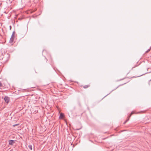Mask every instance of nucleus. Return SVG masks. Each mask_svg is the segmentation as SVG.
<instances>
[{"instance_id": "nucleus-8", "label": "nucleus", "mask_w": 151, "mask_h": 151, "mask_svg": "<svg viewBox=\"0 0 151 151\" xmlns=\"http://www.w3.org/2000/svg\"><path fill=\"white\" fill-rule=\"evenodd\" d=\"M28 147L29 148V149L30 150H32V145H29L28 146Z\"/></svg>"}, {"instance_id": "nucleus-10", "label": "nucleus", "mask_w": 151, "mask_h": 151, "mask_svg": "<svg viewBox=\"0 0 151 151\" xmlns=\"http://www.w3.org/2000/svg\"><path fill=\"white\" fill-rule=\"evenodd\" d=\"M2 86V84L1 83L0 81V87Z\"/></svg>"}, {"instance_id": "nucleus-1", "label": "nucleus", "mask_w": 151, "mask_h": 151, "mask_svg": "<svg viewBox=\"0 0 151 151\" xmlns=\"http://www.w3.org/2000/svg\"><path fill=\"white\" fill-rule=\"evenodd\" d=\"M5 101L7 103L9 102V98L7 96H5L4 99Z\"/></svg>"}, {"instance_id": "nucleus-16", "label": "nucleus", "mask_w": 151, "mask_h": 151, "mask_svg": "<svg viewBox=\"0 0 151 151\" xmlns=\"http://www.w3.org/2000/svg\"><path fill=\"white\" fill-rule=\"evenodd\" d=\"M28 0V1H30V0Z\"/></svg>"}, {"instance_id": "nucleus-4", "label": "nucleus", "mask_w": 151, "mask_h": 151, "mask_svg": "<svg viewBox=\"0 0 151 151\" xmlns=\"http://www.w3.org/2000/svg\"><path fill=\"white\" fill-rule=\"evenodd\" d=\"M14 38H12V37H11L10 38V40H9V42L10 43H12L14 41Z\"/></svg>"}, {"instance_id": "nucleus-3", "label": "nucleus", "mask_w": 151, "mask_h": 151, "mask_svg": "<svg viewBox=\"0 0 151 151\" xmlns=\"http://www.w3.org/2000/svg\"><path fill=\"white\" fill-rule=\"evenodd\" d=\"M64 117V115L62 113H60V116H59L60 118L62 119Z\"/></svg>"}, {"instance_id": "nucleus-5", "label": "nucleus", "mask_w": 151, "mask_h": 151, "mask_svg": "<svg viewBox=\"0 0 151 151\" xmlns=\"http://www.w3.org/2000/svg\"><path fill=\"white\" fill-rule=\"evenodd\" d=\"M134 113L133 111H132L131 112L130 115L129 116L128 118L126 121H127H127H129V118L130 117L131 115L132 114H133Z\"/></svg>"}, {"instance_id": "nucleus-9", "label": "nucleus", "mask_w": 151, "mask_h": 151, "mask_svg": "<svg viewBox=\"0 0 151 151\" xmlns=\"http://www.w3.org/2000/svg\"><path fill=\"white\" fill-rule=\"evenodd\" d=\"M19 124H14L13 125V127H15L16 126H18V125H19Z\"/></svg>"}, {"instance_id": "nucleus-13", "label": "nucleus", "mask_w": 151, "mask_h": 151, "mask_svg": "<svg viewBox=\"0 0 151 151\" xmlns=\"http://www.w3.org/2000/svg\"><path fill=\"white\" fill-rule=\"evenodd\" d=\"M127 121H125V122H124V124H125L126 122H127Z\"/></svg>"}, {"instance_id": "nucleus-2", "label": "nucleus", "mask_w": 151, "mask_h": 151, "mask_svg": "<svg viewBox=\"0 0 151 151\" xmlns=\"http://www.w3.org/2000/svg\"><path fill=\"white\" fill-rule=\"evenodd\" d=\"M15 142L14 140H10L9 141V144L12 145Z\"/></svg>"}, {"instance_id": "nucleus-12", "label": "nucleus", "mask_w": 151, "mask_h": 151, "mask_svg": "<svg viewBox=\"0 0 151 151\" xmlns=\"http://www.w3.org/2000/svg\"><path fill=\"white\" fill-rule=\"evenodd\" d=\"M150 51V49H149L147 51H146V52L147 53Z\"/></svg>"}, {"instance_id": "nucleus-7", "label": "nucleus", "mask_w": 151, "mask_h": 151, "mask_svg": "<svg viewBox=\"0 0 151 151\" xmlns=\"http://www.w3.org/2000/svg\"><path fill=\"white\" fill-rule=\"evenodd\" d=\"M90 86V85H85L84 86H83V88H88Z\"/></svg>"}, {"instance_id": "nucleus-11", "label": "nucleus", "mask_w": 151, "mask_h": 151, "mask_svg": "<svg viewBox=\"0 0 151 151\" xmlns=\"http://www.w3.org/2000/svg\"><path fill=\"white\" fill-rule=\"evenodd\" d=\"M125 83H124V84H122V85H119V86H117V87L116 88V89L117 88H118L119 86H122V85H124V84H125Z\"/></svg>"}, {"instance_id": "nucleus-17", "label": "nucleus", "mask_w": 151, "mask_h": 151, "mask_svg": "<svg viewBox=\"0 0 151 151\" xmlns=\"http://www.w3.org/2000/svg\"><path fill=\"white\" fill-rule=\"evenodd\" d=\"M150 81H151V80H150Z\"/></svg>"}, {"instance_id": "nucleus-14", "label": "nucleus", "mask_w": 151, "mask_h": 151, "mask_svg": "<svg viewBox=\"0 0 151 151\" xmlns=\"http://www.w3.org/2000/svg\"><path fill=\"white\" fill-rule=\"evenodd\" d=\"M10 27V29H11V28H12V27L11 26H10V27Z\"/></svg>"}, {"instance_id": "nucleus-15", "label": "nucleus", "mask_w": 151, "mask_h": 151, "mask_svg": "<svg viewBox=\"0 0 151 151\" xmlns=\"http://www.w3.org/2000/svg\"><path fill=\"white\" fill-rule=\"evenodd\" d=\"M79 129H76V130H79Z\"/></svg>"}, {"instance_id": "nucleus-6", "label": "nucleus", "mask_w": 151, "mask_h": 151, "mask_svg": "<svg viewBox=\"0 0 151 151\" xmlns=\"http://www.w3.org/2000/svg\"><path fill=\"white\" fill-rule=\"evenodd\" d=\"M15 33V31H14L12 33V34L11 36V37H12V38H14Z\"/></svg>"}]
</instances>
